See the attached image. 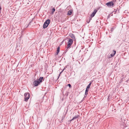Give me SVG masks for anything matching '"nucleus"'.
<instances>
[{"instance_id":"nucleus-1","label":"nucleus","mask_w":129,"mask_h":129,"mask_svg":"<svg viewBox=\"0 0 129 129\" xmlns=\"http://www.w3.org/2000/svg\"><path fill=\"white\" fill-rule=\"evenodd\" d=\"M50 22V21L49 19H48L46 20L43 24V28H46L48 26Z\"/></svg>"},{"instance_id":"nucleus-2","label":"nucleus","mask_w":129,"mask_h":129,"mask_svg":"<svg viewBox=\"0 0 129 129\" xmlns=\"http://www.w3.org/2000/svg\"><path fill=\"white\" fill-rule=\"evenodd\" d=\"M24 101L26 102H27L29 98L30 94L29 93H25L24 94Z\"/></svg>"},{"instance_id":"nucleus-3","label":"nucleus","mask_w":129,"mask_h":129,"mask_svg":"<svg viewBox=\"0 0 129 129\" xmlns=\"http://www.w3.org/2000/svg\"><path fill=\"white\" fill-rule=\"evenodd\" d=\"M106 5L109 7H113L114 6V4L113 2H109L106 4Z\"/></svg>"},{"instance_id":"nucleus-4","label":"nucleus","mask_w":129,"mask_h":129,"mask_svg":"<svg viewBox=\"0 0 129 129\" xmlns=\"http://www.w3.org/2000/svg\"><path fill=\"white\" fill-rule=\"evenodd\" d=\"M73 41L72 39H69L67 43L68 48H70V46L72 44Z\"/></svg>"},{"instance_id":"nucleus-5","label":"nucleus","mask_w":129,"mask_h":129,"mask_svg":"<svg viewBox=\"0 0 129 129\" xmlns=\"http://www.w3.org/2000/svg\"><path fill=\"white\" fill-rule=\"evenodd\" d=\"M40 83L39 82L38 80H36L34 82L33 84L35 86H37Z\"/></svg>"},{"instance_id":"nucleus-6","label":"nucleus","mask_w":129,"mask_h":129,"mask_svg":"<svg viewBox=\"0 0 129 129\" xmlns=\"http://www.w3.org/2000/svg\"><path fill=\"white\" fill-rule=\"evenodd\" d=\"M97 12V10H94V11L93 12L91 15V17H92L94 16L95 14Z\"/></svg>"},{"instance_id":"nucleus-7","label":"nucleus","mask_w":129,"mask_h":129,"mask_svg":"<svg viewBox=\"0 0 129 129\" xmlns=\"http://www.w3.org/2000/svg\"><path fill=\"white\" fill-rule=\"evenodd\" d=\"M60 51V47L58 46V47L57 48V52L55 54V55H58V53H59Z\"/></svg>"},{"instance_id":"nucleus-8","label":"nucleus","mask_w":129,"mask_h":129,"mask_svg":"<svg viewBox=\"0 0 129 129\" xmlns=\"http://www.w3.org/2000/svg\"><path fill=\"white\" fill-rule=\"evenodd\" d=\"M72 11H73L72 10H69L67 13V15H71L72 12Z\"/></svg>"},{"instance_id":"nucleus-9","label":"nucleus","mask_w":129,"mask_h":129,"mask_svg":"<svg viewBox=\"0 0 129 129\" xmlns=\"http://www.w3.org/2000/svg\"><path fill=\"white\" fill-rule=\"evenodd\" d=\"M43 77H40V78L38 80L39 82L40 83L41 82H42V80H43Z\"/></svg>"},{"instance_id":"nucleus-10","label":"nucleus","mask_w":129,"mask_h":129,"mask_svg":"<svg viewBox=\"0 0 129 129\" xmlns=\"http://www.w3.org/2000/svg\"><path fill=\"white\" fill-rule=\"evenodd\" d=\"M79 116V115H76L74 117L73 119L70 120L71 121H72L74 120L76 118H77Z\"/></svg>"},{"instance_id":"nucleus-11","label":"nucleus","mask_w":129,"mask_h":129,"mask_svg":"<svg viewBox=\"0 0 129 129\" xmlns=\"http://www.w3.org/2000/svg\"><path fill=\"white\" fill-rule=\"evenodd\" d=\"M92 18V17H89L88 19L87 20V22L88 23H89L90 22V21L91 20Z\"/></svg>"},{"instance_id":"nucleus-12","label":"nucleus","mask_w":129,"mask_h":129,"mask_svg":"<svg viewBox=\"0 0 129 129\" xmlns=\"http://www.w3.org/2000/svg\"><path fill=\"white\" fill-rule=\"evenodd\" d=\"M70 48H68V46H67V48L66 49L65 51L64 52V53H66L68 51V49Z\"/></svg>"},{"instance_id":"nucleus-13","label":"nucleus","mask_w":129,"mask_h":129,"mask_svg":"<svg viewBox=\"0 0 129 129\" xmlns=\"http://www.w3.org/2000/svg\"><path fill=\"white\" fill-rule=\"evenodd\" d=\"M52 12H51V14H53L54 13V12H55V8H53L52 10Z\"/></svg>"},{"instance_id":"nucleus-14","label":"nucleus","mask_w":129,"mask_h":129,"mask_svg":"<svg viewBox=\"0 0 129 129\" xmlns=\"http://www.w3.org/2000/svg\"><path fill=\"white\" fill-rule=\"evenodd\" d=\"M70 36L73 39H74L75 38V36L73 34L71 35Z\"/></svg>"},{"instance_id":"nucleus-15","label":"nucleus","mask_w":129,"mask_h":129,"mask_svg":"<svg viewBox=\"0 0 129 129\" xmlns=\"http://www.w3.org/2000/svg\"><path fill=\"white\" fill-rule=\"evenodd\" d=\"M91 83H92L91 82H90V83H89V85L87 86V88H89L90 87V85H91Z\"/></svg>"},{"instance_id":"nucleus-16","label":"nucleus","mask_w":129,"mask_h":129,"mask_svg":"<svg viewBox=\"0 0 129 129\" xmlns=\"http://www.w3.org/2000/svg\"><path fill=\"white\" fill-rule=\"evenodd\" d=\"M31 22H32V21H30L29 22V24L27 25V26L26 27V28L27 27L29 26V25H30V24L31 23Z\"/></svg>"},{"instance_id":"nucleus-17","label":"nucleus","mask_w":129,"mask_h":129,"mask_svg":"<svg viewBox=\"0 0 129 129\" xmlns=\"http://www.w3.org/2000/svg\"><path fill=\"white\" fill-rule=\"evenodd\" d=\"M114 28L112 27L110 30L112 32L113 31V30H114Z\"/></svg>"},{"instance_id":"nucleus-18","label":"nucleus","mask_w":129,"mask_h":129,"mask_svg":"<svg viewBox=\"0 0 129 129\" xmlns=\"http://www.w3.org/2000/svg\"><path fill=\"white\" fill-rule=\"evenodd\" d=\"M89 89V88H87V87L86 88V90H85V91H86V92H88V89Z\"/></svg>"},{"instance_id":"nucleus-19","label":"nucleus","mask_w":129,"mask_h":129,"mask_svg":"<svg viewBox=\"0 0 129 129\" xmlns=\"http://www.w3.org/2000/svg\"><path fill=\"white\" fill-rule=\"evenodd\" d=\"M114 54H111L110 55V57H112L113 56H114Z\"/></svg>"},{"instance_id":"nucleus-20","label":"nucleus","mask_w":129,"mask_h":129,"mask_svg":"<svg viewBox=\"0 0 129 129\" xmlns=\"http://www.w3.org/2000/svg\"><path fill=\"white\" fill-rule=\"evenodd\" d=\"M117 10H115V9H114V10L113 11V12H114V13L115 14L117 12Z\"/></svg>"},{"instance_id":"nucleus-21","label":"nucleus","mask_w":129,"mask_h":129,"mask_svg":"<svg viewBox=\"0 0 129 129\" xmlns=\"http://www.w3.org/2000/svg\"><path fill=\"white\" fill-rule=\"evenodd\" d=\"M68 85L70 88H71V85L70 84H69Z\"/></svg>"},{"instance_id":"nucleus-22","label":"nucleus","mask_w":129,"mask_h":129,"mask_svg":"<svg viewBox=\"0 0 129 129\" xmlns=\"http://www.w3.org/2000/svg\"><path fill=\"white\" fill-rule=\"evenodd\" d=\"M88 92H86V91H85V95H87L88 94Z\"/></svg>"},{"instance_id":"nucleus-23","label":"nucleus","mask_w":129,"mask_h":129,"mask_svg":"<svg viewBox=\"0 0 129 129\" xmlns=\"http://www.w3.org/2000/svg\"><path fill=\"white\" fill-rule=\"evenodd\" d=\"M113 52H114V54L115 55L116 53V51H115V50H113Z\"/></svg>"},{"instance_id":"nucleus-24","label":"nucleus","mask_w":129,"mask_h":129,"mask_svg":"<svg viewBox=\"0 0 129 129\" xmlns=\"http://www.w3.org/2000/svg\"><path fill=\"white\" fill-rule=\"evenodd\" d=\"M86 97V96H84V97L83 98V99L84 100V99Z\"/></svg>"},{"instance_id":"nucleus-25","label":"nucleus","mask_w":129,"mask_h":129,"mask_svg":"<svg viewBox=\"0 0 129 129\" xmlns=\"http://www.w3.org/2000/svg\"><path fill=\"white\" fill-rule=\"evenodd\" d=\"M84 99H83L81 100V102H83V101H84Z\"/></svg>"},{"instance_id":"nucleus-26","label":"nucleus","mask_w":129,"mask_h":129,"mask_svg":"<svg viewBox=\"0 0 129 129\" xmlns=\"http://www.w3.org/2000/svg\"><path fill=\"white\" fill-rule=\"evenodd\" d=\"M84 99H83L81 100V102H83V101H84Z\"/></svg>"},{"instance_id":"nucleus-27","label":"nucleus","mask_w":129,"mask_h":129,"mask_svg":"<svg viewBox=\"0 0 129 129\" xmlns=\"http://www.w3.org/2000/svg\"><path fill=\"white\" fill-rule=\"evenodd\" d=\"M84 99H83L81 100V102H83V101H84Z\"/></svg>"},{"instance_id":"nucleus-28","label":"nucleus","mask_w":129,"mask_h":129,"mask_svg":"<svg viewBox=\"0 0 129 129\" xmlns=\"http://www.w3.org/2000/svg\"><path fill=\"white\" fill-rule=\"evenodd\" d=\"M67 68V67L66 66L64 68V69H65L66 68Z\"/></svg>"},{"instance_id":"nucleus-29","label":"nucleus","mask_w":129,"mask_h":129,"mask_svg":"<svg viewBox=\"0 0 129 129\" xmlns=\"http://www.w3.org/2000/svg\"><path fill=\"white\" fill-rule=\"evenodd\" d=\"M65 69H64L62 70V72H63L64 70Z\"/></svg>"},{"instance_id":"nucleus-30","label":"nucleus","mask_w":129,"mask_h":129,"mask_svg":"<svg viewBox=\"0 0 129 129\" xmlns=\"http://www.w3.org/2000/svg\"><path fill=\"white\" fill-rule=\"evenodd\" d=\"M62 72V71L59 74V75H60V74Z\"/></svg>"}]
</instances>
